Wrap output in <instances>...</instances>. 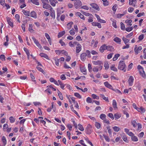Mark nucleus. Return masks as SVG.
I'll list each match as a JSON object with an SVG mask.
<instances>
[{
    "label": "nucleus",
    "instance_id": "obj_61",
    "mask_svg": "<svg viewBox=\"0 0 146 146\" xmlns=\"http://www.w3.org/2000/svg\"><path fill=\"white\" fill-rule=\"evenodd\" d=\"M87 54V56L88 57L90 58L91 57V55H90V51L88 50H87L86 51V53Z\"/></svg>",
    "mask_w": 146,
    "mask_h": 146
},
{
    "label": "nucleus",
    "instance_id": "obj_53",
    "mask_svg": "<svg viewBox=\"0 0 146 146\" xmlns=\"http://www.w3.org/2000/svg\"><path fill=\"white\" fill-rule=\"evenodd\" d=\"M9 120L11 123H13L15 120V119L13 117L11 116L9 118Z\"/></svg>",
    "mask_w": 146,
    "mask_h": 146
},
{
    "label": "nucleus",
    "instance_id": "obj_31",
    "mask_svg": "<svg viewBox=\"0 0 146 146\" xmlns=\"http://www.w3.org/2000/svg\"><path fill=\"white\" fill-rule=\"evenodd\" d=\"M122 39L125 44L129 42V40L125 38L124 37H123Z\"/></svg>",
    "mask_w": 146,
    "mask_h": 146
},
{
    "label": "nucleus",
    "instance_id": "obj_63",
    "mask_svg": "<svg viewBox=\"0 0 146 146\" xmlns=\"http://www.w3.org/2000/svg\"><path fill=\"white\" fill-rule=\"evenodd\" d=\"M32 39L34 41V43L35 44H37L39 42L38 41L36 40L35 37H32Z\"/></svg>",
    "mask_w": 146,
    "mask_h": 146
},
{
    "label": "nucleus",
    "instance_id": "obj_19",
    "mask_svg": "<svg viewBox=\"0 0 146 146\" xmlns=\"http://www.w3.org/2000/svg\"><path fill=\"white\" fill-rule=\"evenodd\" d=\"M66 97L69 100L70 103L72 104V102H73V97H72V96L70 95H66Z\"/></svg>",
    "mask_w": 146,
    "mask_h": 146
},
{
    "label": "nucleus",
    "instance_id": "obj_22",
    "mask_svg": "<svg viewBox=\"0 0 146 146\" xmlns=\"http://www.w3.org/2000/svg\"><path fill=\"white\" fill-rule=\"evenodd\" d=\"M81 71L84 74H86V68L84 67H82L80 68Z\"/></svg>",
    "mask_w": 146,
    "mask_h": 146
},
{
    "label": "nucleus",
    "instance_id": "obj_37",
    "mask_svg": "<svg viewBox=\"0 0 146 146\" xmlns=\"http://www.w3.org/2000/svg\"><path fill=\"white\" fill-rule=\"evenodd\" d=\"M104 67L105 69H108L109 68V65L107 62H105L104 63Z\"/></svg>",
    "mask_w": 146,
    "mask_h": 146
},
{
    "label": "nucleus",
    "instance_id": "obj_35",
    "mask_svg": "<svg viewBox=\"0 0 146 146\" xmlns=\"http://www.w3.org/2000/svg\"><path fill=\"white\" fill-rule=\"evenodd\" d=\"M112 128L113 129V130L116 132H118L120 129V128L119 127L117 126L113 127Z\"/></svg>",
    "mask_w": 146,
    "mask_h": 146
},
{
    "label": "nucleus",
    "instance_id": "obj_27",
    "mask_svg": "<svg viewBox=\"0 0 146 146\" xmlns=\"http://www.w3.org/2000/svg\"><path fill=\"white\" fill-rule=\"evenodd\" d=\"M73 23L70 22L67 24V28L68 29H70L72 27Z\"/></svg>",
    "mask_w": 146,
    "mask_h": 146
},
{
    "label": "nucleus",
    "instance_id": "obj_64",
    "mask_svg": "<svg viewBox=\"0 0 146 146\" xmlns=\"http://www.w3.org/2000/svg\"><path fill=\"white\" fill-rule=\"evenodd\" d=\"M93 71L94 72H97L98 71V69L97 67H94L93 68Z\"/></svg>",
    "mask_w": 146,
    "mask_h": 146
},
{
    "label": "nucleus",
    "instance_id": "obj_18",
    "mask_svg": "<svg viewBox=\"0 0 146 146\" xmlns=\"http://www.w3.org/2000/svg\"><path fill=\"white\" fill-rule=\"evenodd\" d=\"M31 16L32 17L35 18H36L37 17V15L36 12L34 11H33L31 13Z\"/></svg>",
    "mask_w": 146,
    "mask_h": 146
},
{
    "label": "nucleus",
    "instance_id": "obj_33",
    "mask_svg": "<svg viewBox=\"0 0 146 146\" xmlns=\"http://www.w3.org/2000/svg\"><path fill=\"white\" fill-rule=\"evenodd\" d=\"M114 116L115 118V119L116 120L119 119L121 117V115L117 113H115L114 114Z\"/></svg>",
    "mask_w": 146,
    "mask_h": 146
},
{
    "label": "nucleus",
    "instance_id": "obj_49",
    "mask_svg": "<svg viewBox=\"0 0 146 146\" xmlns=\"http://www.w3.org/2000/svg\"><path fill=\"white\" fill-rule=\"evenodd\" d=\"M33 3L36 5H39V2L38 1V0H33Z\"/></svg>",
    "mask_w": 146,
    "mask_h": 146
},
{
    "label": "nucleus",
    "instance_id": "obj_52",
    "mask_svg": "<svg viewBox=\"0 0 146 146\" xmlns=\"http://www.w3.org/2000/svg\"><path fill=\"white\" fill-rule=\"evenodd\" d=\"M86 102L88 103H92V100L90 98L88 97L86 99Z\"/></svg>",
    "mask_w": 146,
    "mask_h": 146
},
{
    "label": "nucleus",
    "instance_id": "obj_9",
    "mask_svg": "<svg viewBox=\"0 0 146 146\" xmlns=\"http://www.w3.org/2000/svg\"><path fill=\"white\" fill-rule=\"evenodd\" d=\"M106 50V45L104 44L100 47L99 51L101 53H103L104 50Z\"/></svg>",
    "mask_w": 146,
    "mask_h": 146
},
{
    "label": "nucleus",
    "instance_id": "obj_42",
    "mask_svg": "<svg viewBox=\"0 0 146 146\" xmlns=\"http://www.w3.org/2000/svg\"><path fill=\"white\" fill-rule=\"evenodd\" d=\"M110 69L111 70H112L115 72H117V68L115 67L114 66L112 65L110 67Z\"/></svg>",
    "mask_w": 146,
    "mask_h": 146
},
{
    "label": "nucleus",
    "instance_id": "obj_23",
    "mask_svg": "<svg viewBox=\"0 0 146 146\" xmlns=\"http://www.w3.org/2000/svg\"><path fill=\"white\" fill-rule=\"evenodd\" d=\"M106 50L108 51H113L114 50V48L112 46L108 45L106 46Z\"/></svg>",
    "mask_w": 146,
    "mask_h": 146
},
{
    "label": "nucleus",
    "instance_id": "obj_39",
    "mask_svg": "<svg viewBox=\"0 0 146 146\" xmlns=\"http://www.w3.org/2000/svg\"><path fill=\"white\" fill-rule=\"evenodd\" d=\"M78 129L81 131H83L84 130V128L83 127L82 125L80 124H79L78 125Z\"/></svg>",
    "mask_w": 146,
    "mask_h": 146
},
{
    "label": "nucleus",
    "instance_id": "obj_6",
    "mask_svg": "<svg viewBox=\"0 0 146 146\" xmlns=\"http://www.w3.org/2000/svg\"><path fill=\"white\" fill-rule=\"evenodd\" d=\"M134 79L132 76H131L128 80V83L130 86H132L133 84Z\"/></svg>",
    "mask_w": 146,
    "mask_h": 146
},
{
    "label": "nucleus",
    "instance_id": "obj_17",
    "mask_svg": "<svg viewBox=\"0 0 146 146\" xmlns=\"http://www.w3.org/2000/svg\"><path fill=\"white\" fill-rule=\"evenodd\" d=\"M1 140L3 143V144L2 146H5L7 143V140L5 137L4 136H3Z\"/></svg>",
    "mask_w": 146,
    "mask_h": 146
},
{
    "label": "nucleus",
    "instance_id": "obj_13",
    "mask_svg": "<svg viewBox=\"0 0 146 146\" xmlns=\"http://www.w3.org/2000/svg\"><path fill=\"white\" fill-rule=\"evenodd\" d=\"M51 5L53 6H55L56 3H58L57 0H49Z\"/></svg>",
    "mask_w": 146,
    "mask_h": 146
},
{
    "label": "nucleus",
    "instance_id": "obj_50",
    "mask_svg": "<svg viewBox=\"0 0 146 146\" xmlns=\"http://www.w3.org/2000/svg\"><path fill=\"white\" fill-rule=\"evenodd\" d=\"M23 49L24 51L26 52L27 55H30V53L28 49L25 47H24Z\"/></svg>",
    "mask_w": 146,
    "mask_h": 146
},
{
    "label": "nucleus",
    "instance_id": "obj_44",
    "mask_svg": "<svg viewBox=\"0 0 146 146\" xmlns=\"http://www.w3.org/2000/svg\"><path fill=\"white\" fill-rule=\"evenodd\" d=\"M74 95L79 99H81L82 98L81 96L78 93H75L74 94Z\"/></svg>",
    "mask_w": 146,
    "mask_h": 146
},
{
    "label": "nucleus",
    "instance_id": "obj_3",
    "mask_svg": "<svg viewBox=\"0 0 146 146\" xmlns=\"http://www.w3.org/2000/svg\"><path fill=\"white\" fill-rule=\"evenodd\" d=\"M91 128V126L90 125L88 124L85 130V131L86 133L88 134H90L92 132Z\"/></svg>",
    "mask_w": 146,
    "mask_h": 146
},
{
    "label": "nucleus",
    "instance_id": "obj_11",
    "mask_svg": "<svg viewBox=\"0 0 146 146\" xmlns=\"http://www.w3.org/2000/svg\"><path fill=\"white\" fill-rule=\"evenodd\" d=\"M87 54L86 53H83L80 55L81 59L83 61H84L86 59Z\"/></svg>",
    "mask_w": 146,
    "mask_h": 146
},
{
    "label": "nucleus",
    "instance_id": "obj_62",
    "mask_svg": "<svg viewBox=\"0 0 146 146\" xmlns=\"http://www.w3.org/2000/svg\"><path fill=\"white\" fill-rule=\"evenodd\" d=\"M32 39L34 41V43L35 44H37L39 42L38 41L36 40L35 37H32Z\"/></svg>",
    "mask_w": 146,
    "mask_h": 146
},
{
    "label": "nucleus",
    "instance_id": "obj_7",
    "mask_svg": "<svg viewBox=\"0 0 146 146\" xmlns=\"http://www.w3.org/2000/svg\"><path fill=\"white\" fill-rule=\"evenodd\" d=\"M104 85L106 87L110 89L114 90L113 88V87L111 85L109 84L108 82H106L104 83Z\"/></svg>",
    "mask_w": 146,
    "mask_h": 146
},
{
    "label": "nucleus",
    "instance_id": "obj_59",
    "mask_svg": "<svg viewBox=\"0 0 146 146\" xmlns=\"http://www.w3.org/2000/svg\"><path fill=\"white\" fill-rule=\"evenodd\" d=\"M36 68L39 71L41 72L42 73H43L44 74V72L43 70L41 68H40V67H38L37 66L36 67Z\"/></svg>",
    "mask_w": 146,
    "mask_h": 146
},
{
    "label": "nucleus",
    "instance_id": "obj_32",
    "mask_svg": "<svg viewBox=\"0 0 146 146\" xmlns=\"http://www.w3.org/2000/svg\"><path fill=\"white\" fill-rule=\"evenodd\" d=\"M29 31L31 33L33 32L34 31V30L32 29V24H29Z\"/></svg>",
    "mask_w": 146,
    "mask_h": 146
},
{
    "label": "nucleus",
    "instance_id": "obj_36",
    "mask_svg": "<svg viewBox=\"0 0 146 146\" xmlns=\"http://www.w3.org/2000/svg\"><path fill=\"white\" fill-rule=\"evenodd\" d=\"M100 96L101 97L105 100L107 101L108 102H109V100L108 98H106L104 96L103 94H100Z\"/></svg>",
    "mask_w": 146,
    "mask_h": 146
},
{
    "label": "nucleus",
    "instance_id": "obj_48",
    "mask_svg": "<svg viewBox=\"0 0 146 146\" xmlns=\"http://www.w3.org/2000/svg\"><path fill=\"white\" fill-rule=\"evenodd\" d=\"M103 2V4L105 6H107L108 5V2L107 0H102Z\"/></svg>",
    "mask_w": 146,
    "mask_h": 146
},
{
    "label": "nucleus",
    "instance_id": "obj_10",
    "mask_svg": "<svg viewBox=\"0 0 146 146\" xmlns=\"http://www.w3.org/2000/svg\"><path fill=\"white\" fill-rule=\"evenodd\" d=\"M45 35L46 38L48 39L49 43L50 45L52 44V41L50 38L49 35L47 33H45Z\"/></svg>",
    "mask_w": 146,
    "mask_h": 146
},
{
    "label": "nucleus",
    "instance_id": "obj_5",
    "mask_svg": "<svg viewBox=\"0 0 146 146\" xmlns=\"http://www.w3.org/2000/svg\"><path fill=\"white\" fill-rule=\"evenodd\" d=\"M76 52L77 53L80 52L82 49V46L80 44H78L76 47Z\"/></svg>",
    "mask_w": 146,
    "mask_h": 146
},
{
    "label": "nucleus",
    "instance_id": "obj_58",
    "mask_svg": "<svg viewBox=\"0 0 146 146\" xmlns=\"http://www.w3.org/2000/svg\"><path fill=\"white\" fill-rule=\"evenodd\" d=\"M88 70L90 72H91L92 71V67L91 66V65L90 64H88Z\"/></svg>",
    "mask_w": 146,
    "mask_h": 146
},
{
    "label": "nucleus",
    "instance_id": "obj_14",
    "mask_svg": "<svg viewBox=\"0 0 146 146\" xmlns=\"http://www.w3.org/2000/svg\"><path fill=\"white\" fill-rule=\"evenodd\" d=\"M92 24L94 26H97L99 28H101V24L99 23L93 22L92 23Z\"/></svg>",
    "mask_w": 146,
    "mask_h": 146
},
{
    "label": "nucleus",
    "instance_id": "obj_51",
    "mask_svg": "<svg viewBox=\"0 0 146 146\" xmlns=\"http://www.w3.org/2000/svg\"><path fill=\"white\" fill-rule=\"evenodd\" d=\"M112 25L114 28H117V26L116 25V20H114L113 21Z\"/></svg>",
    "mask_w": 146,
    "mask_h": 146
},
{
    "label": "nucleus",
    "instance_id": "obj_21",
    "mask_svg": "<svg viewBox=\"0 0 146 146\" xmlns=\"http://www.w3.org/2000/svg\"><path fill=\"white\" fill-rule=\"evenodd\" d=\"M93 64L94 65H100L102 64V62L100 60L93 61L92 62Z\"/></svg>",
    "mask_w": 146,
    "mask_h": 146
},
{
    "label": "nucleus",
    "instance_id": "obj_41",
    "mask_svg": "<svg viewBox=\"0 0 146 146\" xmlns=\"http://www.w3.org/2000/svg\"><path fill=\"white\" fill-rule=\"evenodd\" d=\"M92 97L94 99L98 100L99 99V97L94 94H93L92 95Z\"/></svg>",
    "mask_w": 146,
    "mask_h": 146
},
{
    "label": "nucleus",
    "instance_id": "obj_57",
    "mask_svg": "<svg viewBox=\"0 0 146 146\" xmlns=\"http://www.w3.org/2000/svg\"><path fill=\"white\" fill-rule=\"evenodd\" d=\"M133 27H131L129 28V27L125 29V30L126 31H127V32H130V31H131L133 30Z\"/></svg>",
    "mask_w": 146,
    "mask_h": 146
},
{
    "label": "nucleus",
    "instance_id": "obj_8",
    "mask_svg": "<svg viewBox=\"0 0 146 146\" xmlns=\"http://www.w3.org/2000/svg\"><path fill=\"white\" fill-rule=\"evenodd\" d=\"M90 5L93 8L98 11L100 10V8L96 4L92 3L90 4Z\"/></svg>",
    "mask_w": 146,
    "mask_h": 146
},
{
    "label": "nucleus",
    "instance_id": "obj_56",
    "mask_svg": "<svg viewBox=\"0 0 146 146\" xmlns=\"http://www.w3.org/2000/svg\"><path fill=\"white\" fill-rule=\"evenodd\" d=\"M75 39L76 40L78 41H79L80 40H82L81 37L80 36H77L76 37Z\"/></svg>",
    "mask_w": 146,
    "mask_h": 146
},
{
    "label": "nucleus",
    "instance_id": "obj_54",
    "mask_svg": "<svg viewBox=\"0 0 146 146\" xmlns=\"http://www.w3.org/2000/svg\"><path fill=\"white\" fill-rule=\"evenodd\" d=\"M61 53L64 54L66 56H67L68 53L65 50H61Z\"/></svg>",
    "mask_w": 146,
    "mask_h": 146
},
{
    "label": "nucleus",
    "instance_id": "obj_2",
    "mask_svg": "<svg viewBox=\"0 0 146 146\" xmlns=\"http://www.w3.org/2000/svg\"><path fill=\"white\" fill-rule=\"evenodd\" d=\"M125 67V65L124 62L123 61H120L118 65V69L123 70Z\"/></svg>",
    "mask_w": 146,
    "mask_h": 146
},
{
    "label": "nucleus",
    "instance_id": "obj_43",
    "mask_svg": "<svg viewBox=\"0 0 146 146\" xmlns=\"http://www.w3.org/2000/svg\"><path fill=\"white\" fill-rule=\"evenodd\" d=\"M23 14L26 16H28L29 15L30 13L29 11H26L25 10L23 11Z\"/></svg>",
    "mask_w": 146,
    "mask_h": 146
},
{
    "label": "nucleus",
    "instance_id": "obj_12",
    "mask_svg": "<svg viewBox=\"0 0 146 146\" xmlns=\"http://www.w3.org/2000/svg\"><path fill=\"white\" fill-rule=\"evenodd\" d=\"M125 132L129 136L133 135V133L129 131V130L125 128L124 129Z\"/></svg>",
    "mask_w": 146,
    "mask_h": 146
},
{
    "label": "nucleus",
    "instance_id": "obj_26",
    "mask_svg": "<svg viewBox=\"0 0 146 146\" xmlns=\"http://www.w3.org/2000/svg\"><path fill=\"white\" fill-rule=\"evenodd\" d=\"M7 22L9 24V25L12 27H13V23L12 22H11L10 21V19L8 18H7Z\"/></svg>",
    "mask_w": 146,
    "mask_h": 146
},
{
    "label": "nucleus",
    "instance_id": "obj_29",
    "mask_svg": "<svg viewBox=\"0 0 146 146\" xmlns=\"http://www.w3.org/2000/svg\"><path fill=\"white\" fill-rule=\"evenodd\" d=\"M131 139L132 141H137L138 140V139L137 137L134 135L133 134V135L131 136Z\"/></svg>",
    "mask_w": 146,
    "mask_h": 146
},
{
    "label": "nucleus",
    "instance_id": "obj_4",
    "mask_svg": "<svg viewBox=\"0 0 146 146\" xmlns=\"http://www.w3.org/2000/svg\"><path fill=\"white\" fill-rule=\"evenodd\" d=\"M43 8L47 9H50L51 11L52 9V8L51 6L47 3L43 4Z\"/></svg>",
    "mask_w": 146,
    "mask_h": 146
},
{
    "label": "nucleus",
    "instance_id": "obj_16",
    "mask_svg": "<svg viewBox=\"0 0 146 146\" xmlns=\"http://www.w3.org/2000/svg\"><path fill=\"white\" fill-rule=\"evenodd\" d=\"M137 110L141 113H144L145 111V109L142 107H141L140 108H137Z\"/></svg>",
    "mask_w": 146,
    "mask_h": 146
},
{
    "label": "nucleus",
    "instance_id": "obj_28",
    "mask_svg": "<svg viewBox=\"0 0 146 146\" xmlns=\"http://www.w3.org/2000/svg\"><path fill=\"white\" fill-rule=\"evenodd\" d=\"M106 116L104 114H102L100 115V118L104 121H105L106 119Z\"/></svg>",
    "mask_w": 146,
    "mask_h": 146
},
{
    "label": "nucleus",
    "instance_id": "obj_40",
    "mask_svg": "<svg viewBox=\"0 0 146 146\" xmlns=\"http://www.w3.org/2000/svg\"><path fill=\"white\" fill-rule=\"evenodd\" d=\"M80 11L83 14L85 15L86 16H89L90 15L93 17V15H92V14H91L90 13H88L85 12H84L82 11Z\"/></svg>",
    "mask_w": 146,
    "mask_h": 146
},
{
    "label": "nucleus",
    "instance_id": "obj_60",
    "mask_svg": "<svg viewBox=\"0 0 146 146\" xmlns=\"http://www.w3.org/2000/svg\"><path fill=\"white\" fill-rule=\"evenodd\" d=\"M108 116L110 117L113 120L114 119V117L112 113H109L108 114Z\"/></svg>",
    "mask_w": 146,
    "mask_h": 146
},
{
    "label": "nucleus",
    "instance_id": "obj_24",
    "mask_svg": "<svg viewBox=\"0 0 146 146\" xmlns=\"http://www.w3.org/2000/svg\"><path fill=\"white\" fill-rule=\"evenodd\" d=\"M113 40L119 44H121V39L117 37H116L114 38L113 39Z\"/></svg>",
    "mask_w": 146,
    "mask_h": 146
},
{
    "label": "nucleus",
    "instance_id": "obj_25",
    "mask_svg": "<svg viewBox=\"0 0 146 146\" xmlns=\"http://www.w3.org/2000/svg\"><path fill=\"white\" fill-rule=\"evenodd\" d=\"M121 137L123 140L125 142H127V138L126 135L124 133H123L121 135Z\"/></svg>",
    "mask_w": 146,
    "mask_h": 146
},
{
    "label": "nucleus",
    "instance_id": "obj_47",
    "mask_svg": "<svg viewBox=\"0 0 146 146\" xmlns=\"http://www.w3.org/2000/svg\"><path fill=\"white\" fill-rule=\"evenodd\" d=\"M30 76L31 77L32 79V81L33 82H35V83L36 84V80L34 79H35V78L34 76L33 75V74L31 73L30 74Z\"/></svg>",
    "mask_w": 146,
    "mask_h": 146
},
{
    "label": "nucleus",
    "instance_id": "obj_38",
    "mask_svg": "<svg viewBox=\"0 0 146 146\" xmlns=\"http://www.w3.org/2000/svg\"><path fill=\"white\" fill-rule=\"evenodd\" d=\"M65 31H62L59 33L58 37V38L62 37L65 34Z\"/></svg>",
    "mask_w": 146,
    "mask_h": 146
},
{
    "label": "nucleus",
    "instance_id": "obj_20",
    "mask_svg": "<svg viewBox=\"0 0 146 146\" xmlns=\"http://www.w3.org/2000/svg\"><path fill=\"white\" fill-rule=\"evenodd\" d=\"M40 56L41 57H44L47 59L49 60L48 56L45 54L43 53H40Z\"/></svg>",
    "mask_w": 146,
    "mask_h": 146
},
{
    "label": "nucleus",
    "instance_id": "obj_55",
    "mask_svg": "<svg viewBox=\"0 0 146 146\" xmlns=\"http://www.w3.org/2000/svg\"><path fill=\"white\" fill-rule=\"evenodd\" d=\"M103 136H104V138L106 141L108 142H109L110 141V138L108 136L105 135H103Z\"/></svg>",
    "mask_w": 146,
    "mask_h": 146
},
{
    "label": "nucleus",
    "instance_id": "obj_45",
    "mask_svg": "<svg viewBox=\"0 0 146 146\" xmlns=\"http://www.w3.org/2000/svg\"><path fill=\"white\" fill-rule=\"evenodd\" d=\"M121 28V30H124L125 29V26L124 24L122 22L120 23Z\"/></svg>",
    "mask_w": 146,
    "mask_h": 146
},
{
    "label": "nucleus",
    "instance_id": "obj_1",
    "mask_svg": "<svg viewBox=\"0 0 146 146\" xmlns=\"http://www.w3.org/2000/svg\"><path fill=\"white\" fill-rule=\"evenodd\" d=\"M74 6L76 9H78L82 5L81 2L80 0H74Z\"/></svg>",
    "mask_w": 146,
    "mask_h": 146
},
{
    "label": "nucleus",
    "instance_id": "obj_34",
    "mask_svg": "<svg viewBox=\"0 0 146 146\" xmlns=\"http://www.w3.org/2000/svg\"><path fill=\"white\" fill-rule=\"evenodd\" d=\"M131 123L134 127H135L137 124L136 121L135 120L132 121H131Z\"/></svg>",
    "mask_w": 146,
    "mask_h": 146
},
{
    "label": "nucleus",
    "instance_id": "obj_30",
    "mask_svg": "<svg viewBox=\"0 0 146 146\" xmlns=\"http://www.w3.org/2000/svg\"><path fill=\"white\" fill-rule=\"evenodd\" d=\"M112 105L114 109H116L117 108V103L115 100H113V101Z\"/></svg>",
    "mask_w": 146,
    "mask_h": 146
},
{
    "label": "nucleus",
    "instance_id": "obj_46",
    "mask_svg": "<svg viewBox=\"0 0 146 146\" xmlns=\"http://www.w3.org/2000/svg\"><path fill=\"white\" fill-rule=\"evenodd\" d=\"M95 126L98 129H99L101 127V125L100 124L96 122L95 123Z\"/></svg>",
    "mask_w": 146,
    "mask_h": 146
},
{
    "label": "nucleus",
    "instance_id": "obj_15",
    "mask_svg": "<svg viewBox=\"0 0 146 146\" xmlns=\"http://www.w3.org/2000/svg\"><path fill=\"white\" fill-rule=\"evenodd\" d=\"M142 47L141 46H139L138 47L137 49L134 50V51L136 54L140 52V51L142 49Z\"/></svg>",
    "mask_w": 146,
    "mask_h": 146
}]
</instances>
